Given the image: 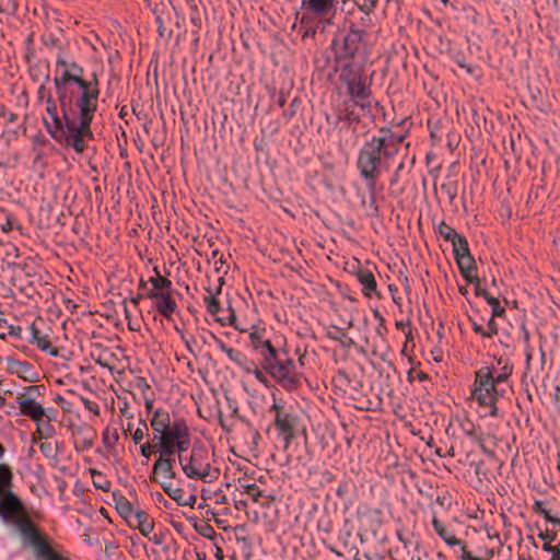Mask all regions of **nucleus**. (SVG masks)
<instances>
[{"label":"nucleus","instance_id":"43","mask_svg":"<svg viewBox=\"0 0 560 560\" xmlns=\"http://www.w3.org/2000/svg\"><path fill=\"white\" fill-rule=\"evenodd\" d=\"M376 5V0H365L363 4L360 5L361 10L369 13Z\"/></svg>","mask_w":560,"mask_h":560},{"label":"nucleus","instance_id":"28","mask_svg":"<svg viewBox=\"0 0 560 560\" xmlns=\"http://www.w3.org/2000/svg\"><path fill=\"white\" fill-rule=\"evenodd\" d=\"M452 245L455 257L469 253L468 243L462 235H458L455 240H453Z\"/></svg>","mask_w":560,"mask_h":560},{"label":"nucleus","instance_id":"45","mask_svg":"<svg viewBox=\"0 0 560 560\" xmlns=\"http://www.w3.org/2000/svg\"><path fill=\"white\" fill-rule=\"evenodd\" d=\"M476 294L483 296L486 300L487 296H490V294L485 289H482L479 283L476 285Z\"/></svg>","mask_w":560,"mask_h":560},{"label":"nucleus","instance_id":"4","mask_svg":"<svg viewBox=\"0 0 560 560\" xmlns=\"http://www.w3.org/2000/svg\"><path fill=\"white\" fill-rule=\"evenodd\" d=\"M497 386L498 384L492 380L488 366L481 368L476 372L471 397L483 408L486 416H497V400L499 398Z\"/></svg>","mask_w":560,"mask_h":560},{"label":"nucleus","instance_id":"5","mask_svg":"<svg viewBox=\"0 0 560 560\" xmlns=\"http://www.w3.org/2000/svg\"><path fill=\"white\" fill-rule=\"evenodd\" d=\"M14 525L23 538L33 546L37 558L42 560H69L49 547L27 516L20 515L15 517Z\"/></svg>","mask_w":560,"mask_h":560},{"label":"nucleus","instance_id":"27","mask_svg":"<svg viewBox=\"0 0 560 560\" xmlns=\"http://www.w3.org/2000/svg\"><path fill=\"white\" fill-rule=\"evenodd\" d=\"M359 280L364 288L365 294L370 295L376 289V281L371 272H363L359 275Z\"/></svg>","mask_w":560,"mask_h":560},{"label":"nucleus","instance_id":"8","mask_svg":"<svg viewBox=\"0 0 560 560\" xmlns=\"http://www.w3.org/2000/svg\"><path fill=\"white\" fill-rule=\"evenodd\" d=\"M35 387H30L24 394L20 395L16 398V402L19 405L20 411L22 415L30 417L37 424V431L40 432V422L43 418L46 416L48 419L49 416L46 415L44 408L40 404L36 402L32 397V393Z\"/></svg>","mask_w":560,"mask_h":560},{"label":"nucleus","instance_id":"2","mask_svg":"<svg viewBox=\"0 0 560 560\" xmlns=\"http://www.w3.org/2000/svg\"><path fill=\"white\" fill-rule=\"evenodd\" d=\"M404 138L402 135L382 129L361 149L357 166L371 191L375 189L382 171L387 170L388 161L398 152Z\"/></svg>","mask_w":560,"mask_h":560},{"label":"nucleus","instance_id":"36","mask_svg":"<svg viewBox=\"0 0 560 560\" xmlns=\"http://www.w3.org/2000/svg\"><path fill=\"white\" fill-rule=\"evenodd\" d=\"M118 441V434L116 431L109 436V429L106 428L103 432V442L107 447H112Z\"/></svg>","mask_w":560,"mask_h":560},{"label":"nucleus","instance_id":"37","mask_svg":"<svg viewBox=\"0 0 560 560\" xmlns=\"http://www.w3.org/2000/svg\"><path fill=\"white\" fill-rule=\"evenodd\" d=\"M533 509H534V511H535L536 513L542 514V515H544V517H545L547 521L552 522V523H557V521H556V520H553V518L550 516L549 512L545 509L544 503H542L541 501H536V502L534 503Z\"/></svg>","mask_w":560,"mask_h":560},{"label":"nucleus","instance_id":"7","mask_svg":"<svg viewBox=\"0 0 560 560\" xmlns=\"http://www.w3.org/2000/svg\"><path fill=\"white\" fill-rule=\"evenodd\" d=\"M271 409L276 411L275 427L279 434L282 436L285 447H288L294 438V429L298 423V417L278 404H273Z\"/></svg>","mask_w":560,"mask_h":560},{"label":"nucleus","instance_id":"33","mask_svg":"<svg viewBox=\"0 0 560 560\" xmlns=\"http://www.w3.org/2000/svg\"><path fill=\"white\" fill-rule=\"evenodd\" d=\"M243 493L249 495L255 502H258L259 498L262 495V491L255 483L244 486Z\"/></svg>","mask_w":560,"mask_h":560},{"label":"nucleus","instance_id":"24","mask_svg":"<svg viewBox=\"0 0 560 560\" xmlns=\"http://www.w3.org/2000/svg\"><path fill=\"white\" fill-rule=\"evenodd\" d=\"M488 368L490 370L492 380L498 385L505 382L512 373V365L508 364L506 362L503 364V366L500 370H498L494 365L488 366Z\"/></svg>","mask_w":560,"mask_h":560},{"label":"nucleus","instance_id":"34","mask_svg":"<svg viewBox=\"0 0 560 560\" xmlns=\"http://www.w3.org/2000/svg\"><path fill=\"white\" fill-rule=\"evenodd\" d=\"M147 432H148V427H147L145 422H141V423H140V427H138V428L133 431V433H132V440H133V442H135L136 444L140 443V442L144 439V436H145Z\"/></svg>","mask_w":560,"mask_h":560},{"label":"nucleus","instance_id":"11","mask_svg":"<svg viewBox=\"0 0 560 560\" xmlns=\"http://www.w3.org/2000/svg\"><path fill=\"white\" fill-rule=\"evenodd\" d=\"M0 516L4 521L12 520L14 516H20L23 512V504L20 499L11 490L5 493H0Z\"/></svg>","mask_w":560,"mask_h":560},{"label":"nucleus","instance_id":"51","mask_svg":"<svg viewBox=\"0 0 560 560\" xmlns=\"http://www.w3.org/2000/svg\"><path fill=\"white\" fill-rule=\"evenodd\" d=\"M195 500H196V499H195V497H194V495L189 497V500H187V501L190 503V504H189L190 506L194 504Z\"/></svg>","mask_w":560,"mask_h":560},{"label":"nucleus","instance_id":"48","mask_svg":"<svg viewBox=\"0 0 560 560\" xmlns=\"http://www.w3.org/2000/svg\"><path fill=\"white\" fill-rule=\"evenodd\" d=\"M152 406H153L152 400H147L145 401V407H147L148 410H150L152 408Z\"/></svg>","mask_w":560,"mask_h":560},{"label":"nucleus","instance_id":"39","mask_svg":"<svg viewBox=\"0 0 560 560\" xmlns=\"http://www.w3.org/2000/svg\"><path fill=\"white\" fill-rule=\"evenodd\" d=\"M81 400L86 410L93 412L96 416L100 415V407L96 402H94L88 398H81Z\"/></svg>","mask_w":560,"mask_h":560},{"label":"nucleus","instance_id":"22","mask_svg":"<svg viewBox=\"0 0 560 560\" xmlns=\"http://www.w3.org/2000/svg\"><path fill=\"white\" fill-rule=\"evenodd\" d=\"M155 475H162L164 478L172 479L175 476L171 458H159L153 466Z\"/></svg>","mask_w":560,"mask_h":560},{"label":"nucleus","instance_id":"25","mask_svg":"<svg viewBox=\"0 0 560 560\" xmlns=\"http://www.w3.org/2000/svg\"><path fill=\"white\" fill-rule=\"evenodd\" d=\"M116 510L126 522H128L137 511L132 508L131 503L124 497L116 500Z\"/></svg>","mask_w":560,"mask_h":560},{"label":"nucleus","instance_id":"49","mask_svg":"<svg viewBox=\"0 0 560 560\" xmlns=\"http://www.w3.org/2000/svg\"><path fill=\"white\" fill-rule=\"evenodd\" d=\"M5 398L0 395V408L4 406Z\"/></svg>","mask_w":560,"mask_h":560},{"label":"nucleus","instance_id":"47","mask_svg":"<svg viewBox=\"0 0 560 560\" xmlns=\"http://www.w3.org/2000/svg\"><path fill=\"white\" fill-rule=\"evenodd\" d=\"M94 435H95V434H94V432H92V431H91L90 436H88V438H85V439H84V445H85L86 447H91V446H92Z\"/></svg>","mask_w":560,"mask_h":560},{"label":"nucleus","instance_id":"40","mask_svg":"<svg viewBox=\"0 0 560 560\" xmlns=\"http://www.w3.org/2000/svg\"><path fill=\"white\" fill-rule=\"evenodd\" d=\"M487 302L492 306V311H493L494 315H500L503 313L504 310L502 307H500V303L497 298H494L492 295L487 296Z\"/></svg>","mask_w":560,"mask_h":560},{"label":"nucleus","instance_id":"23","mask_svg":"<svg viewBox=\"0 0 560 560\" xmlns=\"http://www.w3.org/2000/svg\"><path fill=\"white\" fill-rule=\"evenodd\" d=\"M13 475L11 468L7 464H0V493L11 490Z\"/></svg>","mask_w":560,"mask_h":560},{"label":"nucleus","instance_id":"29","mask_svg":"<svg viewBox=\"0 0 560 560\" xmlns=\"http://www.w3.org/2000/svg\"><path fill=\"white\" fill-rule=\"evenodd\" d=\"M220 348H221V350L226 354V357H228L231 361H233V362H235V363H237V364H240V365H242V364L244 363V361H245V355H244L242 352H240V351H237V350H234V349H232V348H229V347H226V346H225L224 343H222V342L220 343Z\"/></svg>","mask_w":560,"mask_h":560},{"label":"nucleus","instance_id":"6","mask_svg":"<svg viewBox=\"0 0 560 560\" xmlns=\"http://www.w3.org/2000/svg\"><path fill=\"white\" fill-rule=\"evenodd\" d=\"M266 369L269 374L284 388L294 389L298 387L301 374L296 371L293 360H278L270 357L265 358Z\"/></svg>","mask_w":560,"mask_h":560},{"label":"nucleus","instance_id":"16","mask_svg":"<svg viewBox=\"0 0 560 560\" xmlns=\"http://www.w3.org/2000/svg\"><path fill=\"white\" fill-rule=\"evenodd\" d=\"M150 423L154 432L158 434L156 436H159L163 435L173 422H171V417L167 411L158 409L154 411Z\"/></svg>","mask_w":560,"mask_h":560},{"label":"nucleus","instance_id":"52","mask_svg":"<svg viewBox=\"0 0 560 560\" xmlns=\"http://www.w3.org/2000/svg\"><path fill=\"white\" fill-rule=\"evenodd\" d=\"M183 339L185 340V343H186L187 348L189 349V348H190V346H189V341H188V340H186L184 336H183Z\"/></svg>","mask_w":560,"mask_h":560},{"label":"nucleus","instance_id":"9","mask_svg":"<svg viewBox=\"0 0 560 560\" xmlns=\"http://www.w3.org/2000/svg\"><path fill=\"white\" fill-rule=\"evenodd\" d=\"M161 438L177 445L178 454L184 453L190 445V435L186 422L183 419L174 420L170 429Z\"/></svg>","mask_w":560,"mask_h":560},{"label":"nucleus","instance_id":"44","mask_svg":"<svg viewBox=\"0 0 560 560\" xmlns=\"http://www.w3.org/2000/svg\"><path fill=\"white\" fill-rule=\"evenodd\" d=\"M44 433H45V435H50L52 433V427L48 423L43 424V421H42L39 434L43 436Z\"/></svg>","mask_w":560,"mask_h":560},{"label":"nucleus","instance_id":"26","mask_svg":"<svg viewBox=\"0 0 560 560\" xmlns=\"http://www.w3.org/2000/svg\"><path fill=\"white\" fill-rule=\"evenodd\" d=\"M156 438L160 441V458H170V456L177 451V445L167 441L165 438H161L160 435Z\"/></svg>","mask_w":560,"mask_h":560},{"label":"nucleus","instance_id":"35","mask_svg":"<svg viewBox=\"0 0 560 560\" xmlns=\"http://www.w3.org/2000/svg\"><path fill=\"white\" fill-rule=\"evenodd\" d=\"M440 233L444 236L445 240L451 242L459 235L454 229L445 224H442L440 228Z\"/></svg>","mask_w":560,"mask_h":560},{"label":"nucleus","instance_id":"54","mask_svg":"<svg viewBox=\"0 0 560 560\" xmlns=\"http://www.w3.org/2000/svg\"><path fill=\"white\" fill-rule=\"evenodd\" d=\"M261 376V372L260 371H256V377H260Z\"/></svg>","mask_w":560,"mask_h":560},{"label":"nucleus","instance_id":"10","mask_svg":"<svg viewBox=\"0 0 560 560\" xmlns=\"http://www.w3.org/2000/svg\"><path fill=\"white\" fill-rule=\"evenodd\" d=\"M346 2V0H342ZM339 4L338 0H302V10L316 16H332Z\"/></svg>","mask_w":560,"mask_h":560},{"label":"nucleus","instance_id":"18","mask_svg":"<svg viewBox=\"0 0 560 560\" xmlns=\"http://www.w3.org/2000/svg\"><path fill=\"white\" fill-rule=\"evenodd\" d=\"M432 525L436 534L451 547L460 545V540L448 530L435 516L432 518Z\"/></svg>","mask_w":560,"mask_h":560},{"label":"nucleus","instance_id":"1","mask_svg":"<svg viewBox=\"0 0 560 560\" xmlns=\"http://www.w3.org/2000/svg\"><path fill=\"white\" fill-rule=\"evenodd\" d=\"M82 69L75 65L55 78V85L62 116L56 104L47 101L45 124L55 139L66 138L68 145L82 153L86 140L92 138L91 121L97 108V81L88 82L82 78Z\"/></svg>","mask_w":560,"mask_h":560},{"label":"nucleus","instance_id":"14","mask_svg":"<svg viewBox=\"0 0 560 560\" xmlns=\"http://www.w3.org/2000/svg\"><path fill=\"white\" fill-rule=\"evenodd\" d=\"M32 332V342L37 346V348L44 352L49 353L52 357L58 355V349L51 345L49 335L40 332L35 325L31 326Z\"/></svg>","mask_w":560,"mask_h":560},{"label":"nucleus","instance_id":"13","mask_svg":"<svg viewBox=\"0 0 560 560\" xmlns=\"http://www.w3.org/2000/svg\"><path fill=\"white\" fill-rule=\"evenodd\" d=\"M348 92L355 101H363L370 95L365 80L357 73H351L346 78Z\"/></svg>","mask_w":560,"mask_h":560},{"label":"nucleus","instance_id":"3","mask_svg":"<svg viewBox=\"0 0 560 560\" xmlns=\"http://www.w3.org/2000/svg\"><path fill=\"white\" fill-rule=\"evenodd\" d=\"M178 462L184 474L190 479L212 482L219 477V469L212 467L209 453L202 446H194L188 456L184 453L178 454Z\"/></svg>","mask_w":560,"mask_h":560},{"label":"nucleus","instance_id":"12","mask_svg":"<svg viewBox=\"0 0 560 560\" xmlns=\"http://www.w3.org/2000/svg\"><path fill=\"white\" fill-rule=\"evenodd\" d=\"M127 523L129 526L139 529L142 536L152 540L150 535L154 528V521L148 515V513L142 510H137Z\"/></svg>","mask_w":560,"mask_h":560},{"label":"nucleus","instance_id":"53","mask_svg":"<svg viewBox=\"0 0 560 560\" xmlns=\"http://www.w3.org/2000/svg\"><path fill=\"white\" fill-rule=\"evenodd\" d=\"M234 319H235V315H234V314H232V315H231V318H230V323L232 324Z\"/></svg>","mask_w":560,"mask_h":560},{"label":"nucleus","instance_id":"20","mask_svg":"<svg viewBox=\"0 0 560 560\" xmlns=\"http://www.w3.org/2000/svg\"><path fill=\"white\" fill-rule=\"evenodd\" d=\"M155 307L161 315L170 318L176 310V302L171 298L170 292H166L155 302Z\"/></svg>","mask_w":560,"mask_h":560},{"label":"nucleus","instance_id":"21","mask_svg":"<svg viewBox=\"0 0 560 560\" xmlns=\"http://www.w3.org/2000/svg\"><path fill=\"white\" fill-rule=\"evenodd\" d=\"M161 486L166 494H168L179 505L190 504L185 499V492L182 488L174 486L171 481H162Z\"/></svg>","mask_w":560,"mask_h":560},{"label":"nucleus","instance_id":"31","mask_svg":"<svg viewBox=\"0 0 560 560\" xmlns=\"http://www.w3.org/2000/svg\"><path fill=\"white\" fill-rule=\"evenodd\" d=\"M91 475L93 478V485L96 488L102 489L103 491H107L109 489V487H110L109 481L106 480L100 471H96L95 469H91Z\"/></svg>","mask_w":560,"mask_h":560},{"label":"nucleus","instance_id":"17","mask_svg":"<svg viewBox=\"0 0 560 560\" xmlns=\"http://www.w3.org/2000/svg\"><path fill=\"white\" fill-rule=\"evenodd\" d=\"M364 36L365 32L363 30L351 27L350 32L345 37V47L348 54L352 55L358 50L359 44L362 42Z\"/></svg>","mask_w":560,"mask_h":560},{"label":"nucleus","instance_id":"30","mask_svg":"<svg viewBox=\"0 0 560 560\" xmlns=\"http://www.w3.org/2000/svg\"><path fill=\"white\" fill-rule=\"evenodd\" d=\"M150 282L152 287L160 291L170 292V289L172 287V282L168 279L162 277L159 272L156 273V277L150 279Z\"/></svg>","mask_w":560,"mask_h":560},{"label":"nucleus","instance_id":"19","mask_svg":"<svg viewBox=\"0 0 560 560\" xmlns=\"http://www.w3.org/2000/svg\"><path fill=\"white\" fill-rule=\"evenodd\" d=\"M455 258H456L457 265L460 269V272L466 278V280H468L469 282L478 281L477 277H474L471 275L472 269H474V259L470 256V254L467 253L463 256H458Z\"/></svg>","mask_w":560,"mask_h":560},{"label":"nucleus","instance_id":"15","mask_svg":"<svg viewBox=\"0 0 560 560\" xmlns=\"http://www.w3.org/2000/svg\"><path fill=\"white\" fill-rule=\"evenodd\" d=\"M249 339L252 347L259 350L265 358L270 357L271 359H275L276 349L271 346L268 339L262 338V334L260 331H252L249 334Z\"/></svg>","mask_w":560,"mask_h":560},{"label":"nucleus","instance_id":"32","mask_svg":"<svg viewBox=\"0 0 560 560\" xmlns=\"http://www.w3.org/2000/svg\"><path fill=\"white\" fill-rule=\"evenodd\" d=\"M203 301L206 303L207 310L210 314L215 315L220 311V303L219 301L209 292L208 295L203 298Z\"/></svg>","mask_w":560,"mask_h":560},{"label":"nucleus","instance_id":"46","mask_svg":"<svg viewBox=\"0 0 560 560\" xmlns=\"http://www.w3.org/2000/svg\"><path fill=\"white\" fill-rule=\"evenodd\" d=\"M7 329H8V327H7L5 323L4 322H0V338L1 339L5 338Z\"/></svg>","mask_w":560,"mask_h":560},{"label":"nucleus","instance_id":"41","mask_svg":"<svg viewBox=\"0 0 560 560\" xmlns=\"http://www.w3.org/2000/svg\"><path fill=\"white\" fill-rule=\"evenodd\" d=\"M166 292L167 291H160L153 287L152 290H150V292L148 293V296L158 302L160 300V296H163Z\"/></svg>","mask_w":560,"mask_h":560},{"label":"nucleus","instance_id":"38","mask_svg":"<svg viewBox=\"0 0 560 560\" xmlns=\"http://www.w3.org/2000/svg\"><path fill=\"white\" fill-rule=\"evenodd\" d=\"M39 450L46 457H55L56 455L55 446L50 442H42Z\"/></svg>","mask_w":560,"mask_h":560},{"label":"nucleus","instance_id":"50","mask_svg":"<svg viewBox=\"0 0 560 560\" xmlns=\"http://www.w3.org/2000/svg\"><path fill=\"white\" fill-rule=\"evenodd\" d=\"M4 455V447L2 446V444L0 443V458H2Z\"/></svg>","mask_w":560,"mask_h":560},{"label":"nucleus","instance_id":"42","mask_svg":"<svg viewBox=\"0 0 560 560\" xmlns=\"http://www.w3.org/2000/svg\"><path fill=\"white\" fill-rule=\"evenodd\" d=\"M140 453L143 457L149 458L152 453V446L150 443H143L140 445Z\"/></svg>","mask_w":560,"mask_h":560}]
</instances>
